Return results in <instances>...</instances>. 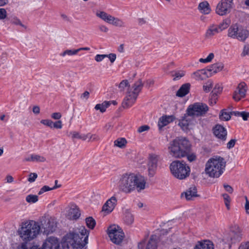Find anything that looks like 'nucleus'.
<instances>
[{
  "label": "nucleus",
  "instance_id": "obj_3",
  "mask_svg": "<svg viewBox=\"0 0 249 249\" xmlns=\"http://www.w3.org/2000/svg\"><path fill=\"white\" fill-rule=\"evenodd\" d=\"M89 231L84 226H80L74 231L66 236V241L73 248L82 249L88 243Z\"/></svg>",
  "mask_w": 249,
  "mask_h": 249
},
{
  "label": "nucleus",
  "instance_id": "obj_44",
  "mask_svg": "<svg viewBox=\"0 0 249 249\" xmlns=\"http://www.w3.org/2000/svg\"><path fill=\"white\" fill-rule=\"evenodd\" d=\"M223 198L224 199V203L228 210H229L230 208V202L231 198L230 196L227 194H224L222 195Z\"/></svg>",
  "mask_w": 249,
  "mask_h": 249
},
{
  "label": "nucleus",
  "instance_id": "obj_51",
  "mask_svg": "<svg viewBox=\"0 0 249 249\" xmlns=\"http://www.w3.org/2000/svg\"><path fill=\"white\" fill-rule=\"evenodd\" d=\"M219 249H228L230 248L229 245L225 244L223 240L220 241L219 243L216 245Z\"/></svg>",
  "mask_w": 249,
  "mask_h": 249
},
{
  "label": "nucleus",
  "instance_id": "obj_35",
  "mask_svg": "<svg viewBox=\"0 0 249 249\" xmlns=\"http://www.w3.org/2000/svg\"><path fill=\"white\" fill-rule=\"evenodd\" d=\"M127 143L126 140L125 138H119L115 140L114 142V146L123 148L125 147Z\"/></svg>",
  "mask_w": 249,
  "mask_h": 249
},
{
  "label": "nucleus",
  "instance_id": "obj_24",
  "mask_svg": "<svg viewBox=\"0 0 249 249\" xmlns=\"http://www.w3.org/2000/svg\"><path fill=\"white\" fill-rule=\"evenodd\" d=\"M190 84L186 83L183 84L176 93V96L180 97L185 96L189 92Z\"/></svg>",
  "mask_w": 249,
  "mask_h": 249
},
{
  "label": "nucleus",
  "instance_id": "obj_62",
  "mask_svg": "<svg viewBox=\"0 0 249 249\" xmlns=\"http://www.w3.org/2000/svg\"><path fill=\"white\" fill-rule=\"evenodd\" d=\"M61 116V114L60 112H54L51 115V117L55 120H58L60 119Z\"/></svg>",
  "mask_w": 249,
  "mask_h": 249
},
{
  "label": "nucleus",
  "instance_id": "obj_55",
  "mask_svg": "<svg viewBox=\"0 0 249 249\" xmlns=\"http://www.w3.org/2000/svg\"><path fill=\"white\" fill-rule=\"evenodd\" d=\"M106 57L108 58L110 62L113 63L116 59V55L115 53H111L108 54H106Z\"/></svg>",
  "mask_w": 249,
  "mask_h": 249
},
{
  "label": "nucleus",
  "instance_id": "obj_22",
  "mask_svg": "<svg viewBox=\"0 0 249 249\" xmlns=\"http://www.w3.org/2000/svg\"><path fill=\"white\" fill-rule=\"evenodd\" d=\"M218 33H219V31L217 25L211 24L208 27L205 33V36L207 38H210Z\"/></svg>",
  "mask_w": 249,
  "mask_h": 249
},
{
  "label": "nucleus",
  "instance_id": "obj_57",
  "mask_svg": "<svg viewBox=\"0 0 249 249\" xmlns=\"http://www.w3.org/2000/svg\"><path fill=\"white\" fill-rule=\"evenodd\" d=\"M62 127V121L60 120L57 121L54 123L53 122V128L56 129H61Z\"/></svg>",
  "mask_w": 249,
  "mask_h": 249
},
{
  "label": "nucleus",
  "instance_id": "obj_4",
  "mask_svg": "<svg viewBox=\"0 0 249 249\" xmlns=\"http://www.w3.org/2000/svg\"><path fill=\"white\" fill-rule=\"evenodd\" d=\"M226 166L224 159L221 157H216L208 160L205 165V172L209 177L218 178L223 173Z\"/></svg>",
  "mask_w": 249,
  "mask_h": 249
},
{
  "label": "nucleus",
  "instance_id": "obj_16",
  "mask_svg": "<svg viewBox=\"0 0 249 249\" xmlns=\"http://www.w3.org/2000/svg\"><path fill=\"white\" fill-rule=\"evenodd\" d=\"M80 215L81 213L78 207L74 204H71L66 213V217L70 220H76Z\"/></svg>",
  "mask_w": 249,
  "mask_h": 249
},
{
  "label": "nucleus",
  "instance_id": "obj_17",
  "mask_svg": "<svg viewBox=\"0 0 249 249\" xmlns=\"http://www.w3.org/2000/svg\"><path fill=\"white\" fill-rule=\"evenodd\" d=\"M117 198L113 196L108 199L102 207V211L107 213H111L117 204Z\"/></svg>",
  "mask_w": 249,
  "mask_h": 249
},
{
  "label": "nucleus",
  "instance_id": "obj_1",
  "mask_svg": "<svg viewBox=\"0 0 249 249\" xmlns=\"http://www.w3.org/2000/svg\"><path fill=\"white\" fill-rule=\"evenodd\" d=\"M168 152L172 157L180 159L187 157V160L193 161L196 159L194 153L190 154L191 144L185 138H177L171 141L168 146Z\"/></svg>",
  "mask_w": 249,
  "mask_h": 249
},
{
  "label": "nucleus",
  "instance_id": "obj_49",
  "mask_svg": "<svg viewBox=\"0 0 249 249\" xmlns=\"http://www.w3.org/2000/svg\"><path fill=\"white\" fill-rule=\"evenodd\" d=\"M185 75V72L184 71H177L175 73L173 76L175 77L173 79L174 80H178L180 79L182 77H183Z\"/></svg>",
  "mask_w": 249,
  "mask_h": 249
},
{
  "label": "nucleus",
  "instance_id": "obj_37",
  "mask_svg": "<svg viewBox=\"0 0 249 249\" xmlns=\"http://www.w3.org/2000/svg\"><path fill=\"white\" fill-rule=\"evenodd\" d=\"M230 24V20L226 19L225 20H223L222 22H221L218 25H217L218 29H219V32L227 28L229 26Z\"/></svg>",
  "mask_w": 249,
  "mask_h": 249
},
{
  "label": "nucleus",
  "instance_id": "obj_25",
  "mask_svg": "<svg viewBox=\"0 0 249 249\" xmlns=\"http://www.w3.org/2000/svg\"><path fill=\"white\" fill-rule=\"evenodd\" d=\"M194 249H213V243L209 240H205L203 242H199L195 246Z\"/></svg>",
  "mask_w": 249,
  "mask_h": 249
},
{
  "label": "nucleus",
  "instance_id": "obj_26",
  "mask_svg": "<svg viewBox=\"0 0 249 249\" xmlns=\"http://www.w3.org/2000/svg\"><path fill=\"white\" fill-rule=\"evenodd\" d=\"M240 28H239L237 24H234L231 26L228 29V36L233 39H236Z\"/></svg>",
  "mask_w": 249,
  "mask_h": 249
},
{
  "label": "nucleus",
  "instance_id": "obj_5",
  "mask_svg": "<svg viewBox=\"0 0 249 249\" xmlns=\"http://www.w3.org/2000/svg\"><path fill=\"white\" fill-rule=\"evenodd\" d=\"M170 169L174 177L179 179H184L189 177L190 168L183 160H176L170 165Z\"/></svg>",
  "mask_w": 249,
  "mask_h": 249
},
{
  "label": "nucleus",
  "instance_id": "obj_59",
  "mask_svg": "<svg viewBox=\"0 0 249 249\" xmlns=\"http://www.w3.org/2000/svg\"><path fill=\"white\" fill-rule=\"evenodd\" d=\"M95 109L96 110H100L101 112H104L106 111L105 107H104L103 105L102 104H97L95 107Z\"/></svg>",
  "mask_w": 249,
  "mask_h": 249
},
{
  "label": "nucleus",
  "instance_id": "obj_47",
  "mask_svg": "<svg viewBox=\"0 0 249 249\" xmlns=\"http://www.w3.org/2000/svg\"><path fill=\"white\" fill-rule=\"evenodd\" d=\"M213 82L209 80L203 85V89L206 92H209L213 88Z\"/></svg>",
  "mask_w": 249,
  "mask_h": 249
},
{
  "label": "nucleus",
  "instance_id": "obj_21",
  "mask_svg": "<svg viewBox=\"0 0 249 249\" xmlns=\"http://www.w3.org/2000/svg\"><path fill=\"white\" fill-rule=\"evenodd\" d=\"M211 76L207 73V71L205 69H202L194 72L192 74V77L196 80H202L207 77Z\"/></svg>",
  "mask_w": 249,
  "mask_h": 249
},
{
  "label": "nucleus",
  "instance_id": "obj_58",
  "mask_svg": "<svg viewBox=\"0 0 249 249\" xmlns=\"http://www.w3.org/2000/svg\"><path fill=\"white\" fill-rule=\"evenodd\" d=\"M7 12L4 8H0V19H3L6 18Z\"/></svg>",
  "mask_w": 249,
  "mask_h": 249
},
{
  "label": "nucleus",
  "instance_id": "obj_40",
  "mask_svg": "<svg viewBox=\"0 0 249 249\" xmlns=\"http://www.w3.org/2000/svg\"><path fill=\"white\" fill-rule=\"evenodd\" d=\"M26 200L30 203H34L38 201V196L34 195H29L26 197Z\"/></svg>",
  "mask_w": 249,
  "mask_h": 249
},
{
  "label": "nucleus",
  "instance_id": "obj_6",
  "mask_svg": "<svg viewBox=\"0 0 249 249\" xmlns=\"http://www.w3.org/2000/svg\"><path fill=\"white\" fill-rule=\"evenodd\" d=\"M40 229V227L38 223L32 221L21 228L19 234L23 240L30 241L36 236Z\"/></svg>",
  "mask_w": 249,
  "mask_h": 249
},
{
  "label": "nucleus",
  "instance_id": "obj_7",
  "mask_svg": "<svg viewBox=\"0 0 249 249\" xmlns=\"http://www.w3.org/2000/svg\"><path fill=\"white\" fill-rule=\"evenodd\" d=\"M143 84L141 79L136 82L133 86V91H128L123 103L124 108H129L135 102L139 93L141 92Z\"/></svg>",
  "mask_w": 249,
  "mask_h": 249
},
{
  "label": "nucleus",
  "instance_id": "obj_28",
  "mask_svg": "<svg viewBox=\"0 0 249 249\" xmlns=\"http://www.w3.org/2000/svg\"><path fill=\"white\" fill-rule=\"evenodd\" d=\"M96 16L105 21V22L110 23L112 17L111 15L108 14L104 11H97Z\"/></svg>",
  "mask_w": 249,
  "mask_h": 249
},
{
  "label": "nucleus",
  "instance_id": "obj_39",
  "mask_svg": "<svg viewBox=\"0 0 249 249\" xmlns=\"http://www.w3.org/2000/svg\"><path fill=\"white\" fill-rule=\"evenodd\" d=\"M31 160L33 162H44L46 160V159L45 157L38 155L32 154Z\"/></svg>",
  "mask_w": 249,
  "mask_h": 249
},
{
  "label": "nucleus",
  "instance_id": "obj_30",
  "mask_svg": "<svg viewBox=\"0 0 249 249\" xmlns=\"http://www.w3.org/2000/svg\"><path fill=\"white\" fill-rule=\"evenodd\" d=\"M134 215L128 210L124 213V221L127 225H131L134 222Z\"/></svg>",
  "mask_w": 249,
  "mask_h": 249
},
{
  "label": "nucleus",
  "instance_id": "obj_32",
  "mask_svg": "<svg viewBox=\"0 0 249 249\" xmlns=\"http://www.w3.org/2000/svg\"><path fill=\"white\" fill-rule=\"evenodd\" d=\"M188 117L190 116L187 114V111H186V113L179 122L178 124L183 130L188 129L189 124V121L188 119Z\"/></svg>",
  "mask_w": 249,
  "mask_h": 249
},
{
  "label": "nucleus",
  "instance_id": "obj_50",
  "mask_svg": "<svg viewBox=\"0 0 249 249\" xmlns=\"http://www.w3.org/2000/svg\"><path fill=\"white\" fill-rule=\"evenodd\" d=\"M40 123L50 127L51 128H53V122L49 119L42 120L40 121Z\"/></svg>",
  "mask_w": 249,
  "mask_h": 249
},
{
  "label": "nucleus",
  "instance_id": "obj_33",
  "mask_svg": "<svg viewBox=\"0 0 249 249\" xmlns=\"http://www.w3.org/2000/svg\"><path fill=\"white\" fill-rule=\"evenodd\" d=\"M231 114L230 112H226V110L225 109H223L221 110L219 118L220 120L223 121H227L231 119Z\"/></svg>",
  "mask_w": 249,
  "mask_h": 249
},
{
  "label": "nucleus",
  "instance_id": "obj_9",
  "mask_svg": "<svg viewBox=\"0 0 249 249\" xmlns=\"http://www.w3.org/2000/svg\"><path fill=\"white\" fill-rule=\"evenodd\" d=\"M107 231L108 236L113 243L119 245L122 242L124 237V234L118 226H110Z\"/></svg>",
  "mask_w": 249,
  "mask_h": 249
},
{
  "label": "nucleus",
  "instance_id": "obj_61",
  "mask_svg": "<svg viewBox=\"0 0 249 249\" xmlns=\"http://www.w3.org/2000/svg\"><path fill=\"white\" fill-rule=\"evenodd\" d=\"M238 249H249V242L242 243Z\"/></svg>",
  "mask_w": 249,
  "mask_h": 249
},
{
  "label": "nucleus",
  "instance_id": "obj_2",
  "mask_svg": "<svg viewBox=\"0 0 249 249\" xmlns=\"http://www.w3.org/2000/svg\"><path fill=\"white\" fill-rule=\"evenodd\" d=\"M146 180L142 176H137L133 173H124L121 175L118 187L125 193H130L135 189L140 192L145 188Z\"/></svg>",
  "mask_w": 249,
  "mask_h": 249
},
{
  "label": "nucleus",
  "instance_id": "obj_14",
  "mask_svg": "<svg viewBox=\"0 0 249 249\" xmlns=\"http://www.w3.org/2000/svg\"><path fill=\"white\" fill-rule=\"evenodd\" d=\"M247 86L244 82L239 83L234 91L232 98L235 101H239L242 98L245 97L247 90Z\"/></svg>",
  "mask_w": 249,
  "mask_h": 249
},
{
  "label": "nucleus",
  "instance_id": "obj_45",
  "mask_svg": "<svg viewBox=\"0 0 249 249\" xmlns=\"http://www.w3.org/2000/svg\"><path fill=\"white\" fill-rule=\"evenodd\" d=\"M222 90V88L218 85H215L213 90L211 92L212 97L215 98L217 96V93L221 92Z\"/></svg>",
  "mask_w": 249,
  "mask_h": 249
},
{
  "label": "nucleus",
  "instance_id": "obj_27",
  "mask_svg": "<svg viewBox=\"0 0 249 249\" xmlns=\"http://www.w3.org/2000/svg\"><path fill=\"white\" fill-rule=\"evenodd\" d=\"M198 9L202 14H208L211 12V9L209 3L207 1H204L199 3Z\"/></svg>",
  "mask_w": 249,
  "mask_h": 249
},
{
  "label": "nucleus",
  "instance_id": "obj_43",
  "mask_svg": "<svg viewBox=\"0 0 249 249\" xmlns=\"http://www.w3.org/2000/svg\"><path fill=\"white\" fill-rule=\"evenodd\" d=\"M78 53V49L76 50H66L60 54V55L65 56L66 55H73L76 54Z\"/></svg>",
  "mask_w": 249,
  "mask_h": 249
},
{
  "label": "nucleus",
  "instance_id": "obj_54",
  "mask_svg": "<svg viewBox=\"0 0 249 249\" xmlns=\"http://www.w3.org/2000/svg\"><path fill=\"white\" fill-rule=\"evenodd\" d=\"M150 127L147 125H143L140 126L138 129V132L140 133H142L144 131L149 130Z\"/></svg>",
  "mask_w": 249,
  "mask_h": 249
},
{
  "label": "nucleus",
  "instance_id": "obj_15",
  "mask_svg": "<svg viewBox=\"0 0 249 249\" xmlns=\"http://www.w3.org/2000/svg\"><path fill=\"white\" fill-rule=\"evenodd\" d=\"M213 133L218 139L225 141L227 139V131L226 129L220 124L215 125L213 128Z\"/></svg>",
  "mask_w": 249,
  "mask_h": 249
},
{
  "label": "nucleus",
  "instance_id": "obj_48",
  "mask_svg": "<svg viewBox=\"0 0 249 249\" xmlns=\"http://www.w3.org/2000/svg\"><path fill=\"white\" fill-rule=\"evenodd\" d=\"M128 86H129V85L128 80H124L119 84L118 87L120 89V91H123L124 89V88Z\"/></svg>",
  "mask_w": 249,
  "mask_h": 249
},
{
  "label": "nucleus",
  "instance_id": "obj_10",
  "mask_svg": "<svg viewBox=\"0 0 249 249\" xmlns=\"http://www.w3.org/2000/svg\"><path fill=\"white\" fill-rule=\"evenodd\" d=\"M233 4V0H221L216 8V13L220 16H224L229 13Z\"/></svg>",
  "mask_w": 249,
  "mask_h": 249
},
{
  "label": "nucleus",
  "instance_id": "obj_52",
  "mask_svg": "<svg viewBox=\"0 0 249 249\" xmlns=\"http://www.w3.org/2000/svg\"><path fill=\"white\" fill-rule=\"evenodd\" d=\"M89 141H91L92 142L98 141L100 140V137L97 134H90L89 133Z\"/></svg>",
  "mask_w": 249,
  "mask_h": 249
},
{
  "label": "nucleus",
  "instance_id": "obj_38",
  "mask_svg": "<svg viewBox=\"0 0 249 249\" xmlns=\"http://www.w3.org/2000/svg\"><path fill=\"white\" fill-rule=\"evenodd\" d=\"M86 225L88 228L93 229L96 224L95 220L92 217H89L86 219Z\"/></svg>",
  "mask_w": 249,
  "mask_h": 249
},
{
  "label": "nucleus",
  "instance_id": "obj_20",
  "mask_svg": "<svg viewBox=\"0 0 249 249\" xmlns=\"http://www.w3.org/2000/svg\"><path fill=\"white\" fill-rule=\"evenodd\" d=\"M175 120V117L173 115L170 116H163L159 119L158 122V126L160 129H161L163 127L167 125L169 123L173 122Z\"/></svg>",
  "mask_w": 249,
  "mask_h": 249
},
{
  "label": "nucleus",
  "instance_id": "obj_13",
  "mask_svg": "<svg viewBox=\"0 0 249 249\" xmlns=\"http://www.w3.org/2000/svg\"><path fill=\"white\" fill-rule=\"evenodd\" d=\"M159 157L155 155H151L149 156L147 163L148 175L149 177H153L155 175L158 166Z\"/></svg>",
  "mask_w": 249,
  "mask_h": 249
},
{
  "label": "nucleus",
  "instance_id": "obj_8",
  "mask_svg": "<svg viewBox=\"0 0 249 249\" xmlns=\"http://www.w3.org/2000/svg\"><path fill=\"white\" fill-rule=\"evenodd\" d=\"M208 110V106L200 102L190 105L186 110L187 114L192 117L204 116Z\"/></svg>",
  "mask_w": 249,
  "mask_h": 249
},
{
  "label": "nucleus",
  "instance_id": "obj_12",
  "mask_svg": "<svg viewBox=\"0 0 249 249\" xmlns=\"http://www.w3.org/2000/svg\"><path fill=\"white\" fill-rule=\"evenodd\" d=\"M29 249H40L36 246H33ZM41 249H60V244L58 239L54 237H49L44 242Z\"/></svg>",
  "mask_w": 249,
  "mask_h": 249
},
{
  "label": "nucleus",
  "instance_id": "obj_53",
  "mask_svg": "<svg viewBox=\"0 0 249 249\" xmlns=\"http://www.w3.org/2000/svg\"><path fill=\"white\" fill-rule=\"evenodd\" d=\"M37 177V175L36 173H33L30 174L29 176V178H28V181L30 182H34L36 178Z\"/></svg>",
  "mask_w": 249,
  "mask_h": 249
},
{
  "label": "nucleus",
  "instance_id": "obj_64",
  "mask_svg": "<svg viewBox=\"0 0 249 249\" xmlns=\"http://www.w3.org/2000/svg\"><path fill=\"white\" fill-rule=\"evenodd\" d=\"M223 187L224 188H225V189L226 190V191L228 192H229V193H232L233 192V189L231 187V186L230 185H229L228 184H224L223 185Z\"/></svg>",
  "mask_w": 249,
  "mask_h": 249
},
{
  "label": "nucleus",
  "instance_id": "obj_34",
  "mask_svg": "<svg viewBox=\"0 0 249 249\" xmlns=\"http://www.w3.org/2000/svg\"><path fill=\"white\" fill-rule=\"evenodd\" d=\"M110 24L119 27H124L125 26L124 22L122 19L115 18L114 17H112V18Z\"/></svg>",
  "mask_w": 249,
  "mask_h": 249
},
{
  "label": "nucleus",
  "instance_id": "obj_60",
  "mask_svg": "<svg viewBox=\"0 0 249 249\" xmlns=\"http://www.w3.org/2000/svg\"><path fill=\"white\" fill-rule=\"evenodd\" d=\"M105 58H106V54H97L95 56V60L96 61L99 62L102 61Z\"/></svg>",
  "mask_w": 249,
  "mask_h": 249
},
{
  "label": "nucleus",
  "instance_id": "obj_46",
  "mask_svg": "<svg viewBox=\"0 0 249 249\" xmlns=\"http://www.w3.org/2000/svg\"><path fill=\"white\" fill-rule=\"evenodd\" d=\"M213 58L214 54L210 53L206 58H200L199 61L201 63H205L211 62Z\"/></svg>",
  "mask_w": 249,
  "mask_h": 249
},
{
  "label": "nucleus",
  "instance_id": "obj_11",
  "mask_svg": "<svg viewBox=\"0 0 249 249\" xmlns=\"http://www.w3.org/2000/svg\"><path fill=\"white\" fill-rule=\"evenodd\" d=\"M224 238L225 240L231 241L232 243L238 242L242 239L241 231L238 227H233Z\"/></svg>",
  "mask_w": 249,
  "mask_h": 249
},
{
  "label": "nucleus",
  "instance_id": "obj_41",
  "mask_svg": "<svg viewBox=\"0 0 249 249\" xmlns=\"http://www.w3.org/2000/svg\"><path fill=\"white\" fill-rule=\"evenodd\" d=\"M60 186H61L60 185H59L58 186H54L52 188H51V187H49L48 186H44L43 187H42L41 188V189L39 191L38 194L39 195H40L42 194L43 193H44L45 192H47V191H50V190H54L55 189L59 188V187H60Z\"/></svg>",
  "mask_w": 249,
  "mask_h": 249
},
{
  "label": "nucleus",
  "instance_id": "obj_31",
  "mask_svg": "<svg viewBox=\"0 0 249 249\" xmlns=\"http://www.w3.org/2000/svg\"><path fill=\"white\" fill-rule=\"evenodd\" d=\"M157 248V236L155 235L151 236L145 249H156Z\"/></svg>",
  "mask_w": 249,
  "mask_h": 249
},
{
  "label": "nucleus",
  "instance_id": "obj_63",
  "mask_svg": "<svg viewBox=\"0 0 249 249\" xmlns=\"http://www.w3.org/2000/svg\"><path fill=\"white\" fill-rule=\"evenodd\" d=\"M89 96V92L88 91H85L82 93L80 96L81 99L88 100Z\"/></svg>",
  "mask_w": 249,
  "mask_h": 249
},
{
  "label": "nucleus",
  "instance_id": "obj_19",
  "mask_svg": "<svg viewBox=\"0 0 249 249\" xmlns=\"http://www.w3.org/2000/svg\"><path fill=\"white\" fill-rule=\"evenodd\" d=\"M185 196L187 200H191L193 198L198 196L197 194V189L195 186L193 185L191 186L185 192L182 193L181 195V197Z\"/></svg>",
  "mask_w": 249,
  "mask_h": 249
},
{
  "label": "nucleus",
  "instance_id": "obj_36",
  "mask_svg": "<svg viewBox=\"0 0 249 249\" xmlns=\"http://www.w3.org/2000/svg\"><path fill=\"white\" fill-rule=\"evenodd\" d=\"M72 134V139H81L83 141H85L87 140L88 137H89V133H88L87 134H83L81 135L79 133L74 131L71 133Z\"/></svg>",
  "mask_w": 249,
  "mask_h": 249
},
{
  "label": "nucleus",
  "instance_id": "obj_56",
  "mask_svg": "<svg viewBox=\"0 0 249 249\" xmlns=\"http://www.w3.org/2000/svg\"><path fill=\"white\" fill-rule=\"evenodd\" d=\"M236 139H231V140L228 143H227V147L228 149H230L232 148H233L234 145H235V144L236 142Z\"/></svg>",
  "mask_w": 249,
  "mask_h": 249
},
{
  "label": "nucleus",
  "instance_id": "obj_23",
  "mask_svg": "<svg viewBox=\"0 0 249 249\" xmlns=\"http://www.w3.org/2000/svg\"><path fill=\"white\" fill-rule=\"evenodd\" d=\"M224 64L222 62H218L213 64L207 69V71L211 72L213 73H216L221 71L224 68Z\"/></svg>",
  "mask_w": 249,
  "mask_h": 249
},
{
  "label": "nucleus",
  "instance_id": "obj_29",
  "mask_svg": "<svg viewBox=\"0 0 249 249\" xmlns=\"http://www.w3.org/2000/svg\"><path fill=\"white\" fill-rule=\"evenodd\" d=\"M249 32L247 29L240 28V30L237 37V39L240 41L244 42L249 37Z\"/></svg>",
  "mask_w": 249,
  "mask_h": 249
},
{
  "label": "nucleus",
  "instance_id": "obj_18",
  "mask_svg": "<svg viewBox=\"0 0 249 249\" xmlns=\"http://www.w3.org/2000/svg\"><path fill=\"white\" fill-rule=\"evenodd\" d=\"M41 225L42 228L44 229V231L49 232H53L55 231V224L53 222H51L49 219L46 220L45 218H43L42 220L41 221Z\"/></svg>",
  "mask_w": 249,
  "mask_h": 249
},
{
  "label": "nucleus",
  "instance_id": "obj_42",
  "mask_svg": "<svg viewBox=\"0 0 249 249\" xmlns=\"http://www.w3.org/2000/svg\"><path fill=\"white\" fill-rule=\"evenodd\" d=\"M8 19L10 20V22L15 25H19L21 27L26 28L24 25H23L20 21V20L17 17H11L8 18Z\"/></svg>",
  "mask_w": 249,
  "mask_h": 249
}]
</instances>
